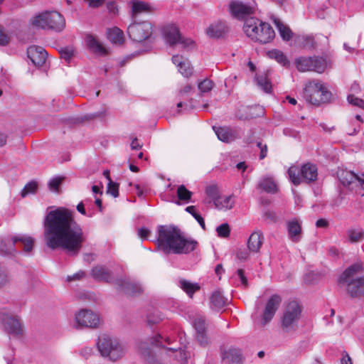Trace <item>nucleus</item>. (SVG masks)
<instances>
[{
  "instance_id": "2f4dec72",
  "label": "nucleus",
  "mask_w": 364,
  "mask_h": 364,
  "mask_svg": "<svg viewBox=\"0 0 364 364\" xmlns=\"http://www.w3.org/2000/svg\"><path fill=\"white\" fill-rule=\"evenodd\" d=\"M12 240H13V242H12L13 245L14 244H16V242H20L22 244V245L23 247V250L26 252H30L31 251V250L33 249L34 240L31 237L26 236V235H18V236H14L12 238Z\"/></svg>"
},
{
  "instance_id": "f257e3e1",
  "label": "nucleus",
  "mask_w": 364,
  "mask_h": 364,
  "mask_svg": "<svg viewBox=\"0 0 364 364\" xmlns=\"http://www.w3.org/2000/svg\"><path fill=\"white\" fill-rule=\"evenodd\" d=\"M45 244L52 250L62 249L70 255L80 251L86 238L74 212L58 207L47 212L43 222Z\"/></svg>"
},
{
  "instance_id": "a19ab883",
  "label": "nucleus",
  "mask_w": 364,
  "mask_h": 364,
  "mask_svg": "<svg viewBox=\"0 0 364 364\" xmlns=\"http://www.w3.org/2000/svg\"><path fill=\"white\" fill-rule=\"evenodd\" d=\"M348 236L350 242H358L363 238V231L361 229H352L348 231Z\"/></svg>"
},
{
  "instance_id": "f03ea898",
  "label": "nucleus",
  "mask_w": 364,
  "mask_h": 364,
  "mask_svg": "<svg viewBox=\"0 0 364 364\" xmlns=\"http://www.w3.org/2000/svg\"><path fill=\"white\" fill-rule=\"evenodd\" d=\"M157 243L164 252L175 254H187L196 246V242L184 239L180 230L173 226L159 228Z\"/></svg>"
},
{
  "instance_id": "39448f33",
  "label": "nucleus",
  "mask_w": 364,
  "mask_h": 364,
  "mask_svg": "<svg viewBox=\"0 0 364 364\" xmlns=\"http://www.w3.org/2000/svg\"><path fill=\"white\" fill-rule=\"evenodd\" d=\"M243 31L248 38L261 43H267L275 36L274 31L269 23L255 18L245 21Z\"/></svg>"
},
{
  "instance_id": "cd10ccee",
  "label": "nucleus",
  "mask_w": 364,
  "mask_h": 364,
  "mask_svg": "<svg viewBox=\"0 0 364 364\" xmlns=\"http://www.w3.org/2000/svg\"><path fill=\"white\" fill-rule=\"evenodd\" d=\"M129 4L132 6V12L133 16L141 13L151 11V6L145 1L140 0H132Z\"/></svg>"
},
{
  "instance_id": "72a5a7b5",
  "label": "nucleus",
  "mask_w": 364,
  "mask_h": 364,
  "mask_svg": "<svg viewBox=\"0 0 364 364\" xmlns=\"http://www.w3.org/2000/svg\"><path fill=\"white\" fill-rule=\"evenodd\" d=\"M108 38L111 42L120 45L124 41V33L119 28L114 27L107 32Z\"/></svg>"
},
{
  "instance_id": "09e8293b",
  "label": "nucleus",
  "mask_w": 364,
  "mask_h": 364,
  "mask_svg": "<svg viewBox=\"0 0 364 364\" xmlns=\"http://www.w3.org/2000/svg\"><path fill=\"white\" fill-rule=\"evenodd\" d=\"M193 326L196 333L206 331L205 320L203 318H196L193 321Z\"/></svg>"
},
{
  "instance_id": "79ce46f5",
  "label": "nucleus",
  "mask_w": 364,
  "mask_h": 364,
  "mask_svg": "<svg viewBox=\"0 0 364 364\" xmlns=\"http://www.w3.org/2000/svg\"><path fill=\"white\" fill-rule=\"evenodd\" d=\"M163 319L162 314L157 310L147 314L146 321L150 326L159 323Z\"/></svg>"
},
{
  "instance_id": "423d86ee",
  "label": "nucleus",
  "mask_w": 364,
  "mask_h": 364,
  "mask_svg": "<svg viewBox=\"0 0 364 364\" xmlns=\"http://www.w3.org/2000/svg\"><path fill=\"white\" fill-rule=\"evenodd\" d=\"M301 311V306L296 301L288 303L281 316V329L283 333L293 335L297 331Z\"/></svg>"
},
{
  "instance_id": "aec40b11",
  "label": "nucleus",
  "mask_w": 364,
  "mask_h": 364,
  "mask_svg": "<svg viewBox=\"0 0 364 364\" xmlns=\"http://www.w3.org/2000/svg\"><path fill=\"white\" fill-rule=\"evenodd\" d=\"M264 237L262 231L256 230L252 232L247 240V247L252 251V254L259 252L263 245Z\"/></svg>"
},
{
  "instance_id": "4c0bfd02",
  "label": "nucleus",
  "mask_w": 364,
  "mask_h": 364,
  "mask_svg": "<svg viewBox=\"0 0 364 364\" xmlns=\"http://www.w3.org/2000/svg\"><path fill=\"white\" fill-rule=\"evenodd\" d=\"M259 186L262 190L270 193L276 191L277 188L274 181L271 178H264L262 179Z\"/></svg>"
},
{
  "instance_id": "69168bd1",
  "label": "nucleus",
  "mask_w": 364,
  "mask_h": 364,
  "mask_svg": "<svg viewBox=\"0 0 364 364\" xmlns=\"http://www.w3.org/2000/svg\"><path fill=\"white\" fill-rule=\"evenodd\" d=\"M303 46L308 48L314 47V40L311 36H306L304 38Z\"/></svg>"
},
{
  "instance_id": "c756f323",
  "label": "nucleus",
  "mask_w": 364,
  "mask_h": 364,
  "mask_svg": "<svg viewBox=\"0 0 364 364\" xmlns=\"http://www.w3.org/2000/svg\"><path fill=\"white\" fill-rule=\"evenodd\" d=\"M235 202L231 196H220L217 198L214 202L216 208L219 210H230L234 206Z\"/></svg>"
},
{
  "instance_id": "4468645a",
  "label": "nucleus",
  "mask_w": 364,
  "mask_h": 364,
  "mask_svg": "<svg viewBox=\"0 0 364 364\" xmlns=\"http://www.w3.org/2000/svg\"><path fill=\"white\" fill-rule=\"evenodd\" d=\"M282 297L279 294L272 295L267 300L262 316L261 324L262 326L267 325L269 323L274 316L277 311L278 310L281 303Z\"/></svg>"
},
{
  "instance_id": "338daca9",
  "label": "nucleus",
  "mask_w": 364,
  "mask_h": 364,
  "mask_svg": "<svg viewBox=\"0 0 364 364\" xmlns=\"http://www.w3.org/2000/svg\"><path fill=\"white\" fill-rule=\"evenodd\" d=\"M192 90V87L190 85H185L178 93L180 97H183L185 95L189 93Z\"/></svg>"
},
{
  "instance_id": "6e6d98bb",
  "label": "nucleus",
  "mask_w": 364,
  "mask_h": 364,
  "mask_svg": "<svg viewBox=\"0 0 364 364\" xmlns=\"http://www.w3.org/2000/svg\"><path fill=\"white\" fill-rule=\"evenodd\" d=\"M196 339L201 346H206L208 344V338L206 331L196 333Z\"/></svg>"
},
{
  "instance_id": "bf43d9fd",
  "label": "nucleus",
  "mask_w": 364,
  "mask_h": 364,
  "mask_svg": "<svg viewBox=\"0 0 364 364\" xmlns=\"http://www.w3.org/2000/svg\"><path fill=\"white\" fill-rule=\"evenodd\" d=\"M86 274H72V275H68L65 282L70 284L73 282H78L83 279L84 277Z\"/></svg>"
},
{
  "instance_id": "1a4fd4ad",
  "label": "nucleus",
  "mask_w": 364,
  "mask_h": 364,
  "mask_svg": "<svg viewBox=\"0 0 364 364\" xmlns=\"http://www.w3.org/2000/svg\"><path fill=\"white\" fill-rule=\"evenodd\" d=\"M338 286L343 288L353 299L364 298V277L358 274H340Z\"/></svg>"
},
{
  "instance_id": "393cba45",
  "label": "nucleus",
  "mask_w": 364,
  "mask_h": 364,
  "mask_svg": "<svg viewBox=\"0 0 364 364\" xmlns=\"http://www.w3.org/2000/svg\"><path fill=\"white\" fill-rule=\"evenodd\" d=\"M227 303L228 299L219 290L213 291L210 297V306L213 310L220 311Z\"/></svg>"
},
{
  "instance_id": "7c9ffc66",
  "label": "nucleus",
  "mask_w": 364,
  "mask_h": 364,
  "mask_svg": "<svg viewBox=\"0 0 364 364\" xmlns=\"http://www.w3.org/2000/svg\"><path fill=\"white\" fill-rule=\"evenodd\" d=\"M30 23L36 28H39L42 29H49V26L48 24V20L46 16V11L40 13L33 16L32 18H31Z\"/></svg>"
},
{
  "instance_id": "4d7b16f0",
  "label": "nucleus",
  "mask_w": 364,
  "mask_h": 364,
  "mask_svg": "<svg viewBox=\"0 0 364 364\" xmlns=\"http://www.w3.org/2000/svg\"><path fill=\"white\" fill-rule=\"evenodd\" d=\"M62 178H55L49 182V188L55 192H58L59 187L62 183Z\"/></svg>"
},
{
  "instance_id": "5701e85b",
  "label": "nucleus",
  "mask_w": 364,
  "mask_h": 364,
  "mask_svg": "<svg viewBox=\"0 0 364 364\" xmlns=\"http://www.w3.org/2000/svg\"><path fill=\"white\" fill-rule=\"evenodd\" d=\"M221 357L223 361L232 364H241L242 355L239 348H230L221 352Z\"/></svg>"
},
{
  "instance_id": "13d9d810",
  "label": "nucleus",
  "mask_w": 364,
  "mask_h": 364,
  "mask_svg": "<svg viewBox=\"0 0 364 364\" xmlns=\"http://www.w3.org/2000/svg\"><path fill=\"white\" fill-rule=\"evenodd\" d=\"M257 146L259 149V159H264L267 154V146L266 144H262V141H257Z\"/></svg>"
},
{
  "instance_id": "c85d7f7f",
  "label": "nucleus",
  "mask_w": 364,
  "mask_h": 364,
  "mask_svg": "<svg viewBox=\"0 0 364 364\" xmlns=\"http://www.w3.org/2000/svg\"><path fill=\"white\" fill-rule=\"evenodd\" d=\"M274 23L277 28L282 39L286 41H289L291 38L293 34L289 27L279 18H275L274 19Z\"/></svg>"
},
{
  "instance_id": "8fccbe9b",
  "label": "nucleus",
  "mask_w": 364,
  "mask_h": 364,
  "mask_svg": "<svg viewBox=\"0 0 364 364\" xmlns=\"http://www.w3.org/2000/svg\"><path fill=\"white\" fill-rule=\"evenodd\" d=\"M107 192L114 198L117 197L119 196V185L112 180H109Z\"/></svg>"
},
{
  "instance_id": "ea45409f",
  "label": "nucleus",
  "mask_w": 364,
  "mask_h": 364,
  "mask_svg": "<svg viewBox=\"0 0 364 364\" xmlns=\"http://www.w3.org/2000/svg\"><path fill=\"white\" fill-rule=\"evenodd\" d=\"M251 253L252 251L248 247H240L235 251V257L237 260L245 262L250 259Z\"/></svg>"
},
{
  "instance_id": "603ef678",
  "label": "nucleus",
  "mask_w": 364,
  "mask_h": 364,
  "mask_svg": "<svg viewBox=\"0 0 364 364\" xmlns=\"http://www.w3.org/2000/svg\"><path fill=\"white\" fill-rule=\"evenodd\" d=\"M216 231L218 236L222 237H227L230 235L229 225L227 223H223L217 228Z\"/></svg>"
},
{
  "instance_id": "4be33fe9",
  "label": "nucleus",
  "mask_w": 364,
  "mask_h": 364,
  "mask_svg": "<svg viewBox=\"0 0 364 364\" xmlns=\"http://www.w3.org/2000/svg\"><path fill=\"white\" fill-rule=\"evenodd\" d=\"M337 174L340 181L343 186H349L355 180L360 184H364V173L358 175L350 171L340 170L338 171Z\"/></svg>"
},
{
  "instance_id": "58836bf2",
  "label": "nucleus",
  "mask_w": 364,
  "mask_h": 364,
  "mask_svg": "<svg viewBox=\"0 0 364 364\" xmlns=\"http://www.w3.org/2000/svg\"><path fill=\"white\" fill-rule=\"evenodd\" d=\"M267 55L269 58L276 60L278 63L282 64L283 65H284L287 62V58L284 53L277 49L268 51Z\"/></svg>"
},
{
  "instance_id": "c9c22d12",
  "label": "nucleus",
  "mask_w": 364,
  "mask_h": 364,
  "mask_svg": "<svg viewBox=\"0 0 364 364\" xmlns=\"http://www.w3.org/2000/svg\"><path fill=\"white\" fill-rule=\"evenodd\" d=\"M311 57H302L296 60V67L300 72L311 71L312 69Z\"/></svg>"
},
{
  "instance_id": "412c9836",
  "label": "nucleus",
  "mask_w": 364,
  "mask_h": 364,
  "mask_svg": "<svg viewBox=\"0 0 364 364\" xmlns=\"http://www.w3.org/2000/svg\"><path fill=\"white\" fill-rule=\"evenodd\" d=\"M289 238L293 242H299L302 237V229L299 220L294 219L287 223Z\"/></svg>"
},
{
  "instance_id": "f8f14e48",
  "label": "nucleus",
  "mask_w": 364,
  "mask_h": 364,
  "mask_svg": "<svg viewBox=\"0 0 364 364\" xmlns=\"http://www.w3.org/2000/svg\"><path fill=\"white\" fill-rule=\"evenodd\" d=\"M76 328H97L100 323L99 316L90 310L82 309L75 315Z\"/></svg>"
},
{
  "instance_id": "774afa93",
  "label": "nucleus",
  "mask_w": 364,
  "mask_h": 364,
  "mask_svg": "<svg viewBox=\"0 0 364 364\" xmlns=\"http://www.w3.org/2000/svg\"><path fill=\"white\" fill-rule=\"evenodd\" d=\"M341 364H352L351 359L348 354L346 352H343V356L341 359Z\"/></svg>"
},
{
  "instance_id": "e433bc0d",
  "label": "nucleus",
  "mask_w": 364,
  "mask_h": 364,
  "mask_svg": "<svg viewBox=\"0 0 364 364\" xmlns=\"http://www.w3.org/2000/svg\"><path fill=\"white\" fill-rule=\"evenodd\" d=\"M257 85L265 92H270L272 85L267 77V73H263L257 77Z\"/></svg>"
},
{
  "instance_id": "c03bdc74",
  "label": "nucleus",
  "mask_w": 364,
  "mask_h": 364,
  "mask_svg": "<svg viewBox=\"0 0 364 364\" xmlns=\"http://www.w3.org/2000/svg\"><path fill=\"white\" fill-rule=\"evenodd\" d=\"M214 82L209 79H205L198 83V90L202 93L210 92L214 87Z\"/></svg>"
},
{
  "instance_id": "f3484780",
  "label": "nucleus",
  "mask_w": 364,
  "mask_h": 364,
  "mask_svg": "<svg viewBox=\"0 0 364 364\" xmlns=\"http://www.w3.org/2000/svg\"><path fill=\"white\" fill-rule=\"evenodd\" d=\"M5 331L11 335L18 336L22 333L23 329L18 317L4 315L2 318Z\"/></svg>"
},
{
  "instance_id": "a18cd8bd",
  "label": "nucleus",
  "mask_w": 364,
  "mask_h": 364,
  "mask_svg": "<svg viewBox=\"0 0 364 364\" xmlns=\"http://www.w3.org/2000/svg\"><path fill=\"white\" fill-rule=\"evenodd\" d=\"M206 194L208 198L210 199L209 202L213 201L214 203L215 200H216L217 198L219 197L218 188L215 186H208L206 188Z\"/></svg>"
},
{
  "instance_id": "3c124183",
  "label": "nucleus",
  "mask_w": 364,
  "mask_h": 364,
  "mask_svg": "<svg viewBox=\"0 0 364 364\" xmlns=\"http://www.w3.org/2000/svg\"><path fill=\"white\" fill-rule=\"evenodd\" d=\"M348 101L353 106L362 108L364 109V100L355 97L353 95H350L348 97Z\"/></svg>"
},
{
  "instance_id": "20e7f679",
  "label": "nucleus",
  "mask_w": 364,
  "mask_h": 364,
  "mask_svg": "<svg viewBox=\"0 0 364 364\" xmlns=\"http://www.w3.org/2000/svg\"><path fill=\"white\" fill-rule=\"evenodd\" d=\"M92 276L95 281L114 285L118 291L128 296H137L143 291L141 285L131 281L126 274H92Z\"/></svg>"
},
{
  "instance_id": "6ab92c4d",
  "label": "nucleus",
  "mask_w": 364,
  "mask_h": 364,
  "mask_svg": "<svg viewBox=\"0 0 364 364\" xmlns=\"http://www.w3.org/2000/svg\"><path fill=\"white\" fill-rule=\"evenodd\" d=\"M46 16L49 29L60 31L65 28V19L60 13L55 11H46Z\"/></svg>"
},
{
  "instance_id": "a878e982",
  "label": "nucleus",
  "mask_w": 364,
  "mask_h": 364,
  "mask_svg": "<svg viewBox=\"0 0 364 364\" xmlns=\"http://www.w3.org/2000/svg\"><path fill=\"white\" fill-rule=\"evenodd\" d=\"M218 138L224 142H230L237 137V131L230 127H220L215 130Z\"/></svg>"
},
{
  "instance_id": "dca6fc26",
  "label": "nucleus",
  "mask_w": 364,
  "mask_h": 364,
  "mask_svg": "<svg viewBox=\"0 0 364 364\" xmlns=\"http://www.w3.org/2000/svg\"><path fill=\"white\" fill-rule=\"evenodd\" d=\"M229 9L231 14L237 18H244L254 12V8L240 1H232Z\"/></svg>"
},
{
  "instance_id": "49530a36",
  "label": "nucleus",
  "mask_w": 364,
  "mask_h": 364,
  "mask_svg": "<svg viewBox=\"0 0 364 364\" xmlns=\"http://www.w3.org/2000/svg\"><path fill=\"white\" fill-rule=\"evenodd\" d=\"M360 272H364V264L357 262L349 266L343 273H357Z\"/></svg>"
},
{
  "instance_id": "864d4df0",
  "label": "nucleus",
  "mask_w": 364,
  "mask_h": 364,
  "mask_svg": "<svg viewBox=\"0 0 364 364\" xmlns=\"http://www.w3.org/2000/svg\"><path fill=\"white\" fill-rule=\"evenodd\" d=\"M231 280L235 283L237 282V285L241 284L245 288L248 287V282L245 274H237L235 277H232Z\"/></svg>"
},
{
  "instance_id": "5fc2aeb1",
  "label": "nucleus",
  "mask_w": 364,
  "mask_h": 364,
  "mask_svg": "<svg viewBox=\"0 0 364 364\" xmlns=\"http://www.w3.org/2000/svg\"><path fill=\"white\" fill-rule=\"evenodd\" d=\"M318 274H304L303 282L306 285H314L317 283Z\"/></svg>"
},
{
  "instance_id": "7ed1b4c3",
  "label": "nucleus",
  "mask_w": 364,
  "mask_h": 364,
  "mask_svg": "<svg viewBox=\"0 0 364 364\" xmlns=\"http://www.w3.org/2000/svg\"><path fill=\"white\" fill-rule=\"evenodd\" d=\"M164 343H166L168 345L171 344V338L169 337L164 338L161 335L156 334L153 337L149 338L147 341L141 342L139 344L140 354L148 364H154L156 362L155 355L153 353L149 346L153 347L165 348L168 350L172 351L175 353V359L177 361L181 364L187 363L189 355H188L185 350L183 349V347H186L185 344L181 343V345L183 346L174 348L167 347Z\"/></svg>"
},
{
  "instance_id": "2eb2a0df",
  "label": "nucleus",
  "mask_w": 364,
  "mask_h": 364,
  "mask_svg": "<svg viewBox=\"0 0 364 364\" xmlns=\"http://www.w3.org/2000/svg\"><path fill=\"white\" fill-rule=\"evenodd\" d=\"M230 31V27L226 21H217L212 23L206 29V34L213 38L225 37Z\"/></svg>"
},
{
  "instance_id": "0e129e2a",
  "label": "nucleus",
  "mask_w": 364,
  "mask_h": 364,
  "mask_svg": "<svg viewBox=\"0 0 364 364\" xmlns=\"http://www.w3.org/2000/svg\"><path fill=\"white\" fill-rule=\"evenodd\" d=\"M9 38L7 34L0 27V45L4 46L9 43Z\"/></svg>"
},
{
  "instance_id": "9b49d317",
  "label": "nucleus",
  "mask_w": 364,
  "mask_h": 364,
  "mask_svg": "<svg viewBox=\"0 0 364 364\" xmlns=\"http://www.w3.org/2000/svg\"><path fill=\"white\" fill-rule=\"evenodd\" d=\"M127 33L134 41L142 42L152 34V25L149 21L133 23L127 28Z\"/></svg>"
},
{
  "instance_id": "bb28decb",
  "label": "nucleus",
  "mask_w": 364,
  "mask_h": 364,
  "mask_svg": "<svg viewBox=\"0 0 364 364\" xmlns=\"http://www.w3.org/2000/svg\"><path fill=\"white\" fill-rule=\"evenodd\" d=\"M86 43L88 48L95 53L99 55L107 54V50L102 43L98 40V38L92 35H89L86 37Z\"/></svg>"
},
{
  "instance_id": "680f3d73",
  "label": "nucleus",
  "mask_w": 364,
  "mask_h": 364,
  "mask_svg": "<svg viewBox=\"0 0 364 364\" xmlns=\"http://www.w3.org/2000/svg\"><path fill=\"white\" fill-rule=\"evenodd\" d=\"M137 233H138V236L141 239L146 240V239H148V237L150 235V231L145 228H141L138 229Z\"/></svg>"
},
{
  "instance_id": "b1692460",
  "label": "nucleus",
  "mask_w": 364,
  "mask_h": 364,
  "mask_svg": "<svg viewBox=\"0 0 364 364\" xmlns=\"http://www.w3.org/2000/svg\"><path fill=\"white\" fill-rule=\"evenodd\" d=\"M172 61L178 68L179 72L183 76L188 77L192 75V68L188 59L181 55H173Z\"/></svg>"
},
{
  "instance_id": "9d476101",
  "label": "nucleus",
  "mask_w": 364,
  "mask_h": 364,
  "mask_svg": "<svg viewBox=\"0 0 364 364\" xmlns=\"http://www.w3.org/2000/svg\"><path fill=\"white\" fill-rule=\"evenodd\" d=\"M288 174L295 185L299 184L302 181H314L317 178V168L311 164H304L301 169L296 166H291L288 170Z\"/></svg>"
},
{
  "instance_id": "a211bd4d",
  "label": "nucleus",
  "mask_w": 364,
  "mask_h": 364,
  "mask_svg": "<svg viewBox=\"0 0 364 364\" xmlns=\"http://www.w3.org/2000/svg\"><path fill=\"white\" fill-rule=\"evenodd\" d=\"M27 54L32 63L37 66L43 65L47 57L46 50L43 47L36 46L29 47L27 50Z\"/></svg>"
},
{
  "instance_id": "de8ad7c7",
  "label": "nucleus",
  "mask_w": 364,
  "mask_h": 364,
  "mask_svg": "<svg viewBox=\"0 0 364 364\" xmlns=\"http://www.w3.org/2000/svg\"><path fill=\"white\" fill-rule=\"evenodd\" d=\"M37 189V183L36 182L28 183L21 191V196L25 197L28 194L36 193Z\"/></svg>"
},
{
  "instance_id": "6e6552de",
  "label": "nucleus",
  "mask_w": 364,
  "mask_h": 364,
  "mask_svg": "<svg viewBox=\"0 0 364 364\" xmlns=\"http://www.w3.org/2000/svg\"><path fill=\"white\" fill-rule=\"evenodd\" d=\"M304 95L306 100L314 105L327 102L331 97V93L325 85L318 80L309 81L306 84Z\"/></svg>"
},
{
  "instance_id": "e2e57ef3",
  "label": "nucleus",
  "mask_w": 364,
  "mask_h": 364,
  "mask_svg": "<svg viewBox=\"0 0 364 364\" xmlns=\"http://www.w3.org/2000/svg\"><path fill=\"white\" fill-rule=\"evenodd\" d=\"M73 55V53L72 50L65 49L60 52V57L63 58L65 61L69 62L71 58Z\"/></svg>"
},
{
  "instance_id": "f704fd0d",
  "label": "nucleus",
  "mask_w": 364,
  "mask_h": 364,
  "mask_svg": "<svg viewBox=\"0 0 364 364\" xmlns=\"http://www.w3.org/2000/svg\"><path fill=\"white\" fill-rule=\"evenodd\" d=\"M312 60V69L311 71H314L318 73H322L325 71L327 68V61L325 58L314 56L311 57Z\"/></svg>"
},
{
  "instance_id": "473e14b6",
  "label": "nucleus",
  "mask_w": 364,
  "mask_h": 364,
  "mask_svg": "<svg viewBox=\"0 0 364 364\" xmlns=\"http://www.w3.org/2000/svg\"><path fill=\"white\" fill-rule=\"evenodd\" d=\"M179 284L180 287L188 295L190 298H192L193 294L200 289V287L198 283H193L186 279L180 280Z\"/></svg>"
},
{
  "instance_id": "ddd939ff",
  "label": "nucleus",
  "mask_w": 364,
  "mask_h": 364,
  "mask_svg": "<svg viewBox=\"0 0 364 364\" xmlns=\"http://www.w3.org/2000/svg\"><path fill=\"white\" fill-rule=\"evenodd\" d=\"M165 38L170 46L180 44L183 48L191 47L194 43L189 38L181 37L178 28L175 26H168L164 29Z\"/></svg>"
},
{
  "instance_id": "0eeeda50",
  "label": "nucleus",
  "mask_w": 364,
  "mask_h": 364,
  "mask_svg": "<svg viewBox=\"0 0 364 364\" xmlns=\"http://www.w3.org/2000/svg\"><path fill=\"white\" fill-rule=\"evenodd\" d=\"M96 345L100 355L111 361L117 360L124 354V348L118 341L107 334L100 336Z\"/></svg>"
},
{
  "instance_id": "052dcab7",
  "label": "nucleus",
  "mask_w": 364,
  "mask_h": 364,
  "mask_svg": "<svg viewBox=\"0 0 364 364\" xmlns=\"http://www.w3.org/2000/svg\"><path fill=\"white\" fill-rule=\"evenodd\" d=\"M90 7L97 8L102 6L105 0H83Z\"/></svg>"
},
{
  "instance_id": "37998d69",
  "label": "nucleus",
  "mask_w": 364,
  "mask_h": 364,
  "mask_svg": "<svg viewBox=\"0 0 364 364\" xmlns=\"http://www.w3.org/2000/svg\"><path fill=\"white\" fill-rule=\"evenodd\" d=\"M177 196L179 200L188 201L192 196V192L188 191L183 185H181L177 189Z\"/></svg>"
}]
</instances>
